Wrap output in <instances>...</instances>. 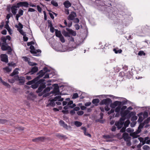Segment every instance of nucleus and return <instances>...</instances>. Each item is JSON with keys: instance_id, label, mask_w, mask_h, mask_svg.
<instances>
[{"instance_id": "20", "label": "nucleus", "mask_w": 150, "mask_h": 150, "mask_svg": "<svg viewBox=\"0 0 150 150\" xmlns=\"http://www.w3.org/2000/svg\"><path fill=\"white\" fill-rule=\"evenodd\" d=\"M65 7L66 8H69L71 6V4L68 1H65L63 4Z\"/></svg>"}, {"instance_id": "28", "label": "nucleus", "mask_w": 150, "mask_h": 150, "mask_svg": "<svg viewBox=\"0 0 150 150\" xmlns=\"http://www.w3.org/2000/svg\"><path fill=\"white\" fill-rule=\"evenodd\" d=\"M62 34L65 37H70L69 33L66 32L65 30H63L62 31Z\"/></svg>"}, {"instance_id": "59", "label": "nucleus", "mask_w": 150, "mask_h": 150, "mask_svg": "<svg viewBox=\"0 0 150 150\" xmlns=\"http://www.w3.org/2000/svg\"><path fill=\"white\" fill-rule=\"evenodd\" d=\"M1 40L4 42V44H6V38L4 37H2L1 38Z\"/></svg>"}, {"instance_id": "13", "label": "nucleus", "mask_w": 150, "mask_h": 150, "mask_svg": "<svg viewBox=\"0 0 150 150\" xmlns=\"http://www.w3.org/2000/svg\"><path fill=\"white\" fill-rule=\"evenodd\" d=\"M103 137L104 138L106 139V140L105 141L107 142H111L112 141V139H110L113 137V136L112 135H104L103 136Z\"/></svg>"}, {"instance_id": "6", "label": "nucleus", "mask_w": 150, "mask_h": 150, "mask_svg": "<svg viewBox=\"0 0 150 150\" xmlns=\"http://www.w3.org/2000/svg\"><path fill=\"white\" fill-rule=\"evenodd\" d=\"M53 86H54L53 90L51 91V93L53 94H57L59 92V88L57 84H55L53 85Z\"/></svg>"}, {"instance_id": "32", "label": "nucleus", "mask_w": 150, "mask_h": 150, "mask_svg": "<svg viewBox=\"0 0 150 150\" xmlns=\"http://www.w3.org/2000/svg\"><path fill=\"white\" fill-rule=\"evenodd\" d=\"M3 70L4 71H6L7 72H9L11 71V69L8 67H6L3 68Z\"/></svg>"}, {"instance_id": "51", "label": "nucleus", "mask_w": 150, "mask_h": 150, "mask_svg": "<svg viewBox=\"0 0 150 150\" xmlns=\"http://www.w3.org/2000/svg\"><path fill=\"white\" fill-rule=\"evenodd\" d=\"M22 58L24 59V60L25 62H28L30 60V59L24 56L22 57Z\"/></svg>"}, {"instance_id": "35", "label": "nucleus", "mask_w": 150, "mask_h": 150, "mask_svg": "<svg viewBox=\"0 0 150 150\" xmlns=\"http://www.w3.org/2000/svg\"><path fill=\"white\" fill-rule=\"evenodd\" d=\"M99 102L100 100L98 99H93L92 101V103L93 104L98 103Z\"/></svg>"}, {"instance_id": "39", "label": "nucleus", "mask_w": 150, "mask_h": 150, "mask_svg": "<svg viewBox=\"0 0 150 150\" xmlns=\"http://www.w3.org/2000/svg\"><path fill=\"white\" fill-rule=\"evenodd\" d=\"M142 148L144 150H149L150 149V147L146 145H145L143 146Z\"/></svg>"}, {"instance_id": "27", "label": "nucleus", "mask_w": 150, "mask_h": 150, "mask_svg": "<svg viewBox=\"0 0 150 150\" xmlns=\"http://www.w3.org/2000/svg\"><path fill=\"white\" fill-rule=\"evenodd\" d=\"M52 88V87H47L45 88L43 91V93H45L50 91V90Z\"/></svg>"}, {"instance_id": "54", "label": "nucleus", "mask_w": 150, "mask_h": 150, "mask_svg": "<svg viewBox=\"0 0 150 150\" xmlns=\"http://www.w3.org/2000/svg\"><path fill=\"white\" fill-rule=\"evenodd\" d=\"M96 122H100L101 123H103L104 121L103 120H101L100 119H97L96 120Z\"/></svg>"}, {"instance_id": "21", "label": "nucleus", "mask_w": 150, "mask_h": 150, "mask_svg": "<svg viewBox=\"0 0 150 150\" xmlns=\"http://www.w3.org/2000/svg\"><path fill=\"white\" fill-rule=\"evenodd\" d=\"M18 68H16L13 72L10 74V76H13L15 75L18 74L19 72L18 71Z\"/></svg>"}, {"instance_id": "22", "label": "nucleus", "mask_w": 150, "mask_h": 150, "mask_svg": "<svg viewBox=\"0 0 150 150\" xmlns=\"http://www.w3.org/2000/svg\"><path fill=\"white\" fill-rule=\"evenodd\" d=\"M142 140L143 142H145V143H146L147 144H149L150 142V140L149 139V137H146L144 138V139L142 138Z\"/></svg>"}, {"instance_id": "46", "label": "nucleus", "mask_w": 150, "mask_h": 150, "mask_svg": "<svg viewBox=\"0 0 150 150\" xmlns=\"http://www.w3.org/2000/svg\"><path fill=\"white\" fill-rule=\"evenodd\" d=\"M38 84L37 83H36L33 85H32L31 86V87L33 89H35L38 87Z\"/></svg>"}, {"instance_id": "57", "label": "nucleus", "mask_w": 150, "mask_h": 150, "mask_svg": "<svg viewBox=\"0 0 150 150\" xmlns=\"http://www.w3.org/2000/svg\"><path fill=\"white\" fill-rule=\"evenodd\" d=\"M120 114L121 117H125L127 115L125 113V112L123 111H121L120 112Z\"/></svg>"}, {"instance_id": "19", "label": "nucleus", "mask_w": 150, "mask_h": 150, "mask_svg": "<svg viewBox=\"0 0 150 150\" xmlns=\"http://www.w3.org/2000/svg\"><path fill=\"white\" fill-rule=\"evenodd\" d=\"M3 44L1 46V49L2 50H11V48L10 47H7L6 45H5Z\"/></svg>"}, {"instance_id": "34", "label": "nucleus", "mask_w": 150, "mask_h": 150, "mask_svg": "<svg viewBox=\"0 0 150 150\" xmlns=\"http://www.w3.org/2000/svg\"><path fill=\"white\" fill-rule=\"evenodd\" d=\"M1 83H2L4 86H6L8 88H10V85L6 82H5L3 80Z\"/></svg>"}, {"instance_id": "58", "label": "nucleus", "mask_w": 150, "mask_h": 150, "mask_svg": "<svg viewBox=\"0 0 150 150\" xmlns=\"http://www.w3.org/2000/svg\"><path fill=\"white\" fill-rule=\"evenodd\" d=\"M135 114V113L133 112H132L130 113H129L128 115V116L130 117L131 116H133Z\"/></svg>"}, {"instance_id": "33", "label": "nucleus", "mask_w": 150, "mask_h": 150, "mask_svg": "<svg viewBox=\"0 0 150 150\" xmlns=\"http://www.w3.org/2000/svg\"><path fill=\"white\" fill-rule=\"evenodd\" d=\"M130 123V121L129 120H127L125 123L124 122V126L127 127L128 126V125Z\"/></svg>"}, {"instance_id": "50", "label": "nucleus", "mask_w": 150, "mask_h": 150, "mask_svg": "<svg viewBox=\"0 0 150 150\" xmlns=\"http://www.w3.org/2000/svg\"><path fill=\"white\" fill-rule=\"evenodd\" d=\"M56 136L59 139L63 138L64 137V136L60 134H57Z\"/></svg>"}, {"instance_id": "38", "label": "nucleus", "mask_w": 150, "mask_h": 150, "mask_svg": "<svg viewBox=\"0 0 150 150\" xmlns=\"http://www.w3.org/2000/svg\"><path fill=\"white\" fill-rule=\"evenodd\" d=\"M140 142H142V143L141 144V143H140L137 146V147L138 148H140L143 145H144L145 144V142H143L142 140H140Z\"/></svg>"}, {"instance_id": "14", "label": "nucleus", "mask_w": 150, "mask_h": 150, "mask_svg": "<svg viewBox=\"0 0 150 150\" xmlns=\"http://www.w3.org/2000/svg\"><path fill=\"white\" fill-rule=\"evenodd\" d=\"M123 125V122H116L115 123V125L116 126L118 129H119L122 128Z\"/></svg>"}, {"instance_id": "56", "label": "nucleus", "mask_w": 150, "mask_h": 150, "mask_svg": "<svg viewBox=\"0 0 150 150\" xmlns=\"http://www.w3.org/2000/svg\"><path fill=\"white\" fill-rule=\"evenodd\" d=\"M138 54L139 55L141 56L142 55H145V54L143 51H140L139 52Z\"/></svg>"}, {"instance_id": "12", "label": "nucleus", "mask_w": 150, "mask_h": 150, "mask_svg": "<svg viewBox=\"0 0 150 150\" xmlns=\"http://www.w3.org/2000/svg\"><path fill=\"white\" fill-rule=\"evenodd\" d=\"M45 139V138L43 137H38L33 139L32 141L35 142H43L44 141Z\"/></svg>"}, {"instance_id": "23", "label": "nucleus", "mask_w": 150, "mask_h": 150, "mask_svg": "<svg viewBox=\"0 0 150 150\" xmlns=\"http://www.w3.org/2000/svg\"><path fill=\"white\" fill-rule=\"evenodd\" d=\"M61 98V96H56L53 99L54 100V101H57V100H58L60 101H62L63 100L64 98Z\"/></svg>"}, {"instance_id": "4", "label": "nucleus", "mask_w": 150, "mask_h": 150, "mask_svg": "<svg viewBox=\"0 0 150 150\" xmlns=\"http://www.w3.org/2000/svg\"><path fill=\"white\" fill-rule=\"evenodd\" d=\"M112 103V100L110 98H107L104 99L100 103V104H105L106 105L108 106Z\"/></svg>"}, {"instance_id": "7", "label": "nucleus", "mask_w": 150, "mask_h": 150, "mask_svg": "<svg viewBox=\"0 0 150 150\" xmlns=\"http://www.w3.org/2000/svg\"><path fill=\"white\" fill-rule=\"evenodd\" d=\"M38 71V67L35 66L33 67L30 71H29L27 73V74L32 75L35 73L36 72Z\"/></svg>"}, {"instance_id": "3", "label": "nucleus", "mask_w": 150, "mask_h": 150, "mask_svg": "<svg viewBox=\"0 0 150 150\" xmlns=\"http://www.w3.org/2000/svg\"><path fill=\"white\" fill-rule=\"evenodd\" d=\"M49 71V70L46 67L44 68L43 70L40 71L37 74H38V75L37 78L38 79H39L40 78L42 77L45 73Z\"/></svg>"}, {"instance_id": "43", "label": "nucleus", "mask_w": 150, "mask_h": 150, "mask_svg": "<svg viewBox=\"0 0 150 150\" xmlns=\"http://www.w3.org/2000/svg\"><path fill=\"white\" fill-rule=\"evenodd\" d=\"M137 119V117L136 115H134L131 118V120L134 121H135Z\"/></svg>"}, {"instance_id": "15", "label": "nucleus", "mask_w": 150, "mask_h": 150, "mask_svg": "<svg viewBox=\"0 0 150 150\" xmlns=\"http://www.w3.org/2000/svg\"><path fill=\"white\" fill-rule=\"evenodd\" d=\"M36 98L34 94L32 92L30 93L29 95H28L27 98L28 99L33 100Z\"/></svg>"}, {"instance_id": "47", "label": "nucleus", "mask_w": 150, "mask_h": 150, "mask_svg": "<svg viewBox=\"0 0 150 150\" xmlns=\"http://www.w3.org/2000/svg\"><path fill=\"white\" fill-rule=\"evenodd\" d=\"M19 32L23 36H26V33L23 31L22 30H19Z\"/></svg>"}, {"instance_id": "26", "label": "nucleus", "mask_w": 150, "mask_h": 150, "mask_svg": "<svg viewBox=\"0 0 150 150\" xmlns=\"http://www.w3.org/2000/svg\"><path fill=\"white\" fill-rule=\"evenodd\" d=\"M55 35L56 36L59 38L62 36L60 31L58 30H55Z\"/></svg>"}, {"instance_id": "17", "label": "nucleus", "mask_w": 150, "mask_h": 150, "mask_svg": "<svg viewBox=\"0 0 150 150\" xmlns=\"http://www.w3.org/2000/svg\"><path fill=\"white\" fill-rule=\"evenodd\" d=\"M144 123H140L138 127V130L136 132V134L139 133L141 131V129L143 128L144 125Z\"/></svg>"}, {"instance_id": "44", "label": "nucleus", "mask_w": 150, "mask_h": 150, "mask_svg": "<svg viewBox=\"0 0 150 150\" xmlns=\"http://www.w3.org/2000/svg\"><path fill=\"white\" fill-rule=\"evenodd\" d=\"M63 127L65 128L68 129L69 128H71V126L70 125L68 126V125L66 124H65L63 126Z\"/></svg>"}, {"instance_id": "25", "label": "nucleus", "mask_w": 150, "mask_h": 150, "mask_svg": "<svg viewBox=\"0 0 150 150\" xmlns=\"http://www.w3.org/2000/svg\"><path fill=\"white\" fill-rule=\"evenodd\" d=\"M54 101H54V100L53 99H52V100H51L50 103H48L47 105V106L48 107L49 105H50L54 107L55 105V103L54 102Z\"/></svg>"}, {"instance_id": "1", "label": "nucleus", "mask_w": 150, "mask_h": 150, "mask_svg": "<svg viewBox=\"0 0 150 150\" xmlns=\"http://www.w3.org/2000/svg\"><path fill=\"white\" fill-rule=\"evenodd\" d=\"M45 80L44 79H41L38 81V83L40 84V85L38 89L36 91V92L37 93L41 92L42 90L46 87V83L43 82Z\"/></svg>"}, {"instance_id": "63", "label": "nucleus", "mask_w": 150, "mask_h": 150, "mask_svg": "<svg viewBox=\"0 0 150 150\" xmlns=\"http://www.w3.org/2000/svg\"><path fill=\"white\" fill-rule=\"evenodd\" d=\"M48 23V26L50 28L53 27L52 24L50 21L48 20L47 21Z\"/></svg>"}, {"instance_id": "9", "label": "nucleus", "mask_w": 150, "mask_h": 150, "mask_svg": "<svg viewBox=\"0 0 150 150\" xmlns=\"http://www.w3.org/2000/svg\"><path fill=\"white\" fill-rule=\"evenodd\" d=\"M1 61L2 62H4L5 63H8V56L6 54H2L1 55Z\"/></svg>"}, {"instance_id": "2", "label": "nucleus", "mask_w": 150, "mask_h": 150, "mask_svg": "<svg viewBox=\"0 0 150 150\" xmlns=\"http://www.w3.org/2000/svg\"><path fill=\"white\" fill-rule=\"evenodd\" d=\"M127 102L122 101L121 102L118 101H115L113 103H112L110 105V107L112 108H114L120 105H122L127 104Z\"/></svg>"}, {"instance_id": "11", "label": "nucleus", "mask_w": 150, "mask_h": 150, "mask_svg": "<svg viewBox=\"0 0 150 150\" xmlns=\"http://www.w3.org/2000/svg\"><path fill=\"white\" fill-rule=\"evenodd\" d=\"M17 8H18L17 7L16 5H13L11 7V12L14 15L16 14L18 10Z\"/></svg>"}, {"instance_id": "5", "label": "nucleus", "mask_w": 150, "mask_h": 150, "mask_svg": "<svg viewBox=\"0 0 150 150\" xmlns=\"http://www.w3.org/2000/svg\"><path fill=\"white\" fill-rule=\"evenodd\" d=\"M17 7L19 8L20 7L24 6L25 7H28L29 4L26 2H20L16 4Z\"/></svg>"}, {"instance_id": "37", "label": "nucleus", "mask_w": 150, "mask_h": 150, "mask_svg": "<svg viewBox=\"0 0 150 150\" xmlns=\"http://www.w3.org/2000/svg\"><path fill=\"white\" fill-rule=\"evenodd\" d=\"M51 4L55 7H57L58 6V3L54 0H52L51 1Z\"/></svg>"}, {"instance_id": "52", "label": "nucleus", "mask_w": 150, "mask_h": 150, "mask_svg": "<svg viewBox=\"0 0 150 150\" xmlns=\"http://www.w3.org/2000/svg\"><path fill=\"white\" fill-rule=\"evenodd\" d=\"M59 38L60 40L62 42H65V40L64 39V38L62 35L60 37H59Z\"/></svg>"}, {"instance_id": "41", "label": "nucleus", "mask_w": 150, "mask_h": 150, "mask_svg": "<svg viewBox=\"0 0 150 150\" xmlns=\"http://www.w3.org/2000/svg\"><path fill=\"white\" fill-rule=\"evenodd\" d=\"M78 94L77 93H76L73 94L72 98V99H76L78 97Z\"/></svg>"}, {"instance_id": "40", "label": "nucleus", "mask_w": 150, "mask_h": 150, "mask_svg": "<svg viewBox=\"0 0 150 150\" xmlns=\"http://www.w3.org/2000/svg\"><path fill=\"white\" fill-rule=\"evenodd\" d=\"M8 120L5 119H0V124H4L7 122Z\"/></svg>"}, {"instance_id": "60", "label": "nucleus", "mask_w": 150, "mask_h": 150, "mask_svg": "<svg viewBox=\"0 0 150 150\" xmlns=\"http://www.w3.org/2000/svg\"><path fill=\"white\" fill-rule=\"evenodd\" d=\"M126 127L125 126L123 127L120 130V132H124L125 131V129Z\"/></svg>"}, {"instance_id": "53", "label": "nucleus", "mask_w": 150, "mask_h": 150, "mask_svg": "<svg viewBox=\"0 0 150 150\" xmlns=\"http://www.w3.org/2000/svg\"><path fill=\"white\" fill-rule=\"evenodd\" d=\"M83 113L84 112L82 111H79L77 112V113L79 115H82Z\"/></svg>"}, {"instance_id": "30", "label": "nucleus", "mask_w": 150, "mask_h": 150, "mask_svg": "<svg viewBox=\"0 0 150 150\" xmlns=\"http://www.w3.org/2000/svg\"><path fill=\"white\" fill-rule=\"evenodd\" d=\"M70 99L69 98H67L65 99V100L67 101H69L67 105L69 106L72 105V104H73V101L72 100L70 101Z\"/></svg>"}, {"instance_id": "45", "label": "nucleus", "mask_w": 150, "mask_h": 150, "mask_svg": "<svg viewBox=\"0 0 150 150\" xmlns=\"http://www.w3.org/2000/svg\"><path fill=\"white\" fill-rule=\"evenodd\" d=\"M125 119V117H121L119 120L118 121L119 122H123V124H124V121Z\"/></svg>"}, {"instance_id": "31", "label": "nucleus", "mask_w": 150, "mask_h": 150, "mask_svg": "<svg viewBox=\"0 0 150 150\" xmlns=\"http://www.w3.org/2000/svg\"><path fill=\"white\" fill-rule=\"evenodd\" d=\"M30 52L31 53L33 54V53H35V47L34 46L32 45H30Z\"/></svg>"}, {"instance_id": "24", "label": "nucleus", "mask_w": 150, "mask_h": 150, "mask_svg": "<svg viewBox=\"0 0 150 150\" xmlns=\"http://www.w3.org/2000/svg\"><path fill=\"white\" fill-rule=\"evenodd\" d=\"M76 106V105L75 104H73L72 105H70L69 106L67 105L64 107V109L65 110H66L70 108H72L75 107Z\"/></svg>"}, {"instance_id": "48", "label": "nucleus", "mask_w": 150, "mask_h": 150, "mask_svg": "<svg viewBox=\"0 0 150 150\" xmlns=\"http://www.w3.org/2000/svg\"><path fill=\"white\" fill-rule=\"evenodd\" d=\"M24 11L20 9L18 11V14L20 16H22L23 15Z\"/></svg>"}, {"instance_id": "49", "label": "nucleus", "mask_w": 150, "mask_h": 150, "mask_svg": "<svg viewBox=\"0 0 150 150\" xmlns=\"http://www.w3.org/2000/svg\"><path fill=\"white\" fill-rule=\"evenodd\" d=\"M126 142L127 145L128 146H129L131 145V144L130 141V139L125 140Z\"/></svg>"}, {"instance_id": "18", "label": "nucleus", "mask_w": 150, "mask_h": 150, "mask_svg": "<svg viewBox=\"0 0 150 150\" xmlns=\"http://www.w3.org/2000/svg\"><path fill=\"white\" fill-rule=\"evenodd\" d=\"M122 137L125 140L130 139V137L129 135V134L126 132H124L122 135Z\"/></svg>"}, {"instance_id": "42", "label": "nucleus", "mask_w": 150, "mask_h": 150, "mask_svg": "<svg viewBox=\"0 0 150 150\" xmlns=\"http://www.w3.org/2000/svg\"><path fill=\"white\" fill-rule=\"evenodd\" d=\"M28 64H29V65L31 66H35V65H37V63H34V62H30V61H28Z\"/></svg>"}, {"instance_id": "16", "label": "nucleus", "mask_w": 150, "mask_h": 150, "mask_svg": "<svg viewBox=\"0 0 150 150\" xmlns=\"http://www.w3.org/2000/svg\"><path fill=\"white\" fill-rule=\"evenodd\" d=\"M66 29L69 33V34H71L74 36H75L76 35V31H74L72 29H69L68 28H66Z\"/></svg>"}, {"instance_id": "55", "label": "nucleus", "mask_w": 150, "mask_h": 150, "mask_svg": "<svg viewBox=\"0 0 150 150\" xmlns=\"http://www.w3.org/2000/svg\"><path fill=\"white\" fill-rule=\"evenodd\" d=\"M35 53H33V54H35V55H37L36 54H37V53H40L41 52V50H36L35 49Z\"/></svg>"}, {"instance_id": "8", "label": "nucleus", "mask_w": 150, "mask_h": 150, "mask_svg": "<svg viewBox=\"0 0 150 150\" xmlns=\"http://www.w3.org/2000/svg\"><path fill=\"white\" fill-rule=\"evenodd\" d=\"M16 77L19 83L21 85H23L25 82V78L23 76L19 77L18 75H17L14 76V77Z\"/></svg>"}, {"instance_id": "10", "label": "nucleus", "mask_w": 150, "mask_h": 150, "mask_svg": "<svg viewBox=\"0 0 150 150\" xmlns=\"http://www.w3.org/2000/svg\"><path fill=\"white\" fill-rule=\"evenodd\" d=\"M76 16V13L74 12H72L68 17V19L71 21L73 20L75 17Z\"/></svg>"}, {"instance_id": "61", "label": "nucleus", "mask_w": 150, "mask_h": 150, "mask_svg": "<svg viewBox=\"0 0 150 150\" xmlns=\"http://www.w3.org/2000/svg\"><path fill=\"white\" fill-rule=\"evenodd\" d=\"M136 123V122L133 121L130 124V126L132 127H134Z\"/></svg>"}, {"instance_id": "36", "label": "nucleus", "mask_w": 150, "mask_h": 150, "mask_svg": "<svg viewBox=\"0 0 150 150\" xmlns=\"http://www.w3.org/2000/svg\"><path fill=\"white\" fill-rule=\"evenodd\" d=\"M122 106V105H120L116 107L115 109V112L119 113L121 109V108Z\"/></svg>"}, {"instance_id": "29", "label": "nucleus", "mask_w": 150, "mask_h": 150, "mask_svg": "<svg viewBox=\"0 0 150 150\" xmlns=\"http://www.w3.org/2000/svg\"><path fill=\"white\" fill-rule=\"evenodd\" d=\"M74 125L77 127H79L82 125V123L79 121H75L74 122Z\"/></svg>"}, {"instance_id": "62", "label": "nucleus", "mask_w": 150, "mask_h": 150, "mask_svg": "<svg viewBox=\"0 0 150 150\" xmlns=\"http://www.w3.org/2000/svg\"><path fill=\"white\" fill-rule=\"evenodd\" d=\"M74 22L75 23H77L79 22V19L77 18H74Z\"/></svg>"}, {"instance_id": "64", "label": "nucleus", "mask_w": 150, "mask_h": 150, "mask_svg": "<svg viewBox=\"0 0 150 150\" xmlns=\"http://www.w3.org/2000/svg\"><path fill=\"white\" fill-rule=\"evenodd\" d=\"M74 26L75 28V29L76 30H78L80 28V26L78 24H75L74 25Z\"/></svg>"}]
</instances>
